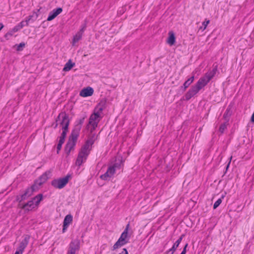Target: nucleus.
Wrapping results in <instances>:
<instances>
[{"instance_id":"ddd939ff","label":"nucleus","mask_w":254,"mask_h":254,"mask_svg":"<svg viewBox=\"0 0 254 254\" xmlns=\"http://www.w3.org/2000/svg\"><path fill=\"white\" fill-rule=\"evenodd\" d=\"M72 216L70 214H68L64 217V223H63V230L62 232L63 233H64L65 231L66 230L69 224L72 222Z\"/></svg>"},{"instance_id":"09e8293b","label":"nucleus","mask_w":254,"mask_h":254,"mask_svg":"<svg viewBox=\"0 0 254 254\" xmlns=\"http://www.w3.org/2000/svg\"><path fill=\"white\" fill-rule=\"evenodd\" d=\"M22 252H21V251H19V250L18 249L17 251H16L15 254H22Z\"/></svg>"},{"instance_id":"aec40b11","label":"nucleus","mask_w":254,"mask_h":254,"mask_svg":"<svg viewBox=\"0 0 254 254\" xmlns=\"http://www.w3.org/2000/svg\"><path fill=\"white\" fill-rule=\"evenodd\" d=\"M75 146V144L73 143H71V141H67L64 148L65 152L67 155L69 154L70 151L73 149Z\"/></svg>"},{"instance_id":"1a4fd4ad","label":"nucleus","mask_w":254,"mask_h":254,"mask_svg":"<svg viewBox=\"0 0 254 254\" xmlns=\"http://www.w3.org/2000/svg\"><path fill=\"white\" fill-rule=\"evenodd\" d=\"M100 117V114L99 113V112H97V113H94V114H92L89 118V121L88 124L87 125V127L89 125L92 126L93 127V129H94L95 127L97 126V123L95 122V121Z\"/></svg>"},{"instance_id":"393cba45","label":"nucleus","mask_w":254,"mask_h":254,"mask_svg":"<svg viewBox=\"0 0 254 254\" xmlns=\"http://www.w3.org/2000/svg\"><path fill=\"white\" fill-rule=\"evenodd\" d=\"M43 198V194L41 193L38 194L35 197H33L32 200H33L35 206H38Z\"/></svg>"},{"instance_id":"e433bc0d","label":"nucleus","mask_w":254,"mask_h":254,"mask_svg":"<svg viewBox=\"0 0 254 254\" xmlns=\"http://www.w3.org/2000/svg\"><path fill=\"white\" fill-rule=\"evenodd\" d=\"M106 100L105 99H102L100 101L98 104V107H102L105 108L106 107Z\"/></svg>"},{"instance_id":"4468645a","label":"nucleus","mask_w":254,"mask_h":254,"mask_svg":"<svg viewBox=\"0 0 254 254\" xmlns=\"http://www.w3.org/2000/svg\"><path fill=\"white\" fill-rule=\"evenodd\" d=\"M29 239L30 236L29 235H26L24 239L20 242L18 249L21 252H23L25 248L27 247L29 243Z\"/></svg>"},{"instance_id":"7ed1b4c3","label":"nucleus","mask_w":254,"mask_h":254,"mask_svg":"<svg viewBox=\"0 0 254 254\" xmlns=\"http://www.w3.org/2000/svg\"><path fill=\"white\" fill-rule=\"evenodd\" d=\"M58 121L60 122L59 124L62 126L63 131L67 133L70 122L68 115L65 112L60 113L56 119V122H58Z\"/></svg>"},{"instance_id":"5fc2aeb1","label":"nucleus","mask_w":254,"mask_h":254,"mask_svg":"<svg viewBox=\"0 0 254 254\" xmlns=\"http://www.w3.org/2000/svg\"><path fill=\"white\" fill-rule=\"evenodd\" d=\"M8 36H9V35H7V33H6L5 34L4 37H5V38H6L7 37H8Z\"/></svg>"},{"instance_id":"2f4dec72","label":"nucleus","mask_w":254,"mask_h":254,"mask_svg":"<svg viewBox=\"0 0 254 254\" xmlns=\"http://www.w3.org/2000/svg\"><path fill=\"white\" fill-rule=\"evenodd\" d=\"M122 162L119 161V162H116L113 165L109 166L110 168H112L114 170V173H116L117 169H120L121 167Z\"/></svg>"},{"instance_id":"de8ad7c7","label":"nucleus","mask_w":254,"mask_h":254,"mask_svg":"<svg viewBox=\"0 0 254 254\" xmlns=\"http://www.w3.org/2000/svg\"><path fill=\"white\" fill-rule=\"evenodd\" d=\"M97 108L98 109V112H99V114H100V112H101L105 109V108H102V107H98V106H97Z\"/></svg>"},{"instance_id":"6e6d98bb","label":"nucleus","mask_w":254,"mask_h":254,"mask_svg":"<svg viewBox=\"0 0 254 254\" xmlns=\"http://www.w3.org/2000/svg\"><path fill=\"white\" fill-rule=\"evenodd\" d=\"M170 252H169L168 254V251H167L165 254H169Z\"/></svg>"},{"instance_id":"7c9ffc66","label":"nucleus","mask_w":254,"mask_h":254,"mask_svg":"<svg viewBox=\"0 0 254 254\" xmlns=\"http://www.w3.org/2000/svg\"><path fill=\"white\" fill-rule=\"evenodd\" d=\"M81 128H80V126H76L75 125L71 133L79 136Z\"/></svg>"},{"instance_id":"13d9d810","label":"nucleus","mask_w":254,"mask_h":254,"mask_svg":"<svg viewBox=\"0 0 254 254\" xmlns=\"http://www.w3.org/2000/svg\"><path fill=\"white\" fill-rule=\"evenodd\" d=\"M181 254H185V253H184L182 252V253H181Z\"/></svg>"},{"instance_id":"dca6fc26","label":"nucleus","mask_w":254,"mask_h":254,"mask_svg":"<svg viewBox=\"0 0 254 254\" xmlns=\"http://www.w3.org/2000/svg\"><path fill=\"white\" fill-rule=\"evenodd\" d=\"M20 204H19V206L23 209H25L26 210L29 211L30 210H31L32 209L34 208L35 207V203L33 201V200H30L28 201L27 203L23 204L22 206H20Z\"/></svg>"},{"instance_id":"412c9836","label":"nucleus","mask_w":254,"mask_h":254,"mask_svg":"<svg viewBox=\"0 0 254 254\" xmlns=\"http://www.w3.org/2000/svg\"><path fill=\"white\" fill-rule=\"evenodd\" d=\"M194 79V76L193 75L190 78H189L187 81H186L183 85L181 86V89L183 91H185L186 89L190 85V84L192 83Z\"/></svg>"},{"instance_id":"f8f14e48","label":"nucleus","mask_w":254,"mask_h":254,"mask_svg":"<svg viewBox=\"0 0 254 254\" xmlns=\"http://www.w3.org/2000/svg\"><path fill=\"white\" fill-rule=\"evenodd\" d=\"M114 174V170L113 168L109 167L106 172L101 175L100 177L102 180L106 181L109 180Z\"/></svg>"},{"instance_id":"864d4df0","label":"nucleus","mask_w":254,"mask_h":254,"mask_svg":"<svg viewBox=\"0 0 254 254\" xmlns=\"http://www.w3.org/2000/svg\"><path fill=\"white\" fill-rule=\"evenodd\" d=\"M230 162H231V161H229V162L228 163V164H227V166H226V170L228 169V168H229V165L230 164Z\"/></svg>"},{"instance_id":"79ce46f5","label":"nucleus","mask_w":254,"mask_h":254,"mask_svg":"<svg viewBox=\"0 0 254 254\" xmlns=\"http://www.w3.org/2000/svg\"><path fill=\"white\" fill-rule=\"evenodd\" d=\"M217 71V65L214 66L213 68L210 72L214 76Z\"/></svg>"},{"instance_id":"a211bd4d","label":"nucleus","mask_w":254,"mask_h":254,"mask_svg":"<svg viewBox=\"0 0 254 254\" xmlns=\"http://www.w3.org/2000/svg\"><path fill=\"white\" fill-rule=\"evenodd\" d=\"M169 37L167 40V43L170 45L172 46L175 44L176 42V37L175 33L171 31L169 32Z\"/></svg>"},{"instance_id":"c85d7f7f","label":"nucleus","mask_w":254,"mask_h":254,"mask_svg":"<svg viewBox=\"0 0 254 254\" xmlns=\"http://www.w3.org/2000/svg\"><path fill=\"white\" fill-rule=\"evenodd\" d=\"M214 76L210 71H209L206 73L202 78H204L205 81L208 83Z\"/></svg>"},{"instance_id":"423d86ee","label":"nucleus","mask_w":254,"mask_h":254,"mask_svg":"<svg viewBox=\"0 0 254 254\" xmlns=\"http://www.w3.org/2000/svg\"><path fill=\"white\" fill-rule=\"evenodd\" d=\"M90 151L86 148L82 146L78 153L77 158L76 159L75 164L78 166H80L82 163L87 159V158L90 154Z\"/></svg>"},{"instance_id":"f3484780","label":"nucleus","mask_w":254,"mask_h":254,"mask_svg":"<svg viewBox=\"0 0 254 254\" xmlns=\"http://www.w3.org/2000/svg\"><path fill=\"white\" fill-rule=\"evenodd\" d=\"M185 234H182L180 236V237L174 244L173 247L169 250H168V253L169 252H171V251H172V253H174L176 251L177 248L179 247L180 244L181 243L183 238L185 237Z\"/></svg>"},{"instance_id":"9d476101","label":"nucleus","mask_w":254,"mask_h":254,"mask_svg":"<svg viewBox=\"0 0 254 254\" xmlns=\"http://www.w3.org/2000/svg\"><path fill=\"white\" fill-rule=\"evenodd\" d=\"M63 11V9L61 7H58L56 9H54L52 11H50L49 16L47 18L48 21H51L56 17L59 14H60Z\"/></svg>"},{"instance_id":"cd10ccee","label":"nucleus","mask_w":254,"mask_h":254,"mask_svg":"<svg viewBox=\"0 0 254 254\" xmlns=\"http://www.w3.org/2000/svg\"><path fill=\"white\" fill-rule=\"evenodd\" d=\"M82 34H81V32H77L75 35L73 36V39H72V43L73 44H74L75 43L78 42L82 38Z\"/></svg>"},{"instance_id":"a878e982","label":"nucleus","mask_w":254,"mask_h":254,"mask_svg":"<svg viewBox=\"0 0 254 254\" xmlns=\"http://www.w3.org/2000/svg\"><path fill=\"white\" fill-rule=\"evenodd\" d=\"M97 137L98 136H96L95 133L92 134L88 137V138L86 141H87L90 144L92 145L95 140L97 139Z\"/></svg>"},{"instance_id":"0eeeda50","label":"nucleus","mask_w":254,"mask_h":254,"mask_svg":"<svg viewBox=\"0 0 254 254\" xmlns=\"http://www.w3.org/2000/svg\"><path fill=\"white\" fill-rule=\"evenodd\" d=\"M80 249V241L76 239L72 241L69 245L67 254H75Z\"/></svg>"},{"instance_id":"20e7f679","label":"nucleus","mask_w":254,"mask_h":254,"mask_svg":"<svg viewBox=\"0 0 254 254\" xmlns=\"http://www.w3.org/2000/svg\"><path fill=\"white\" fill-rule=\"evenodd\" d=\"M71 178V175L67 174L64 178H60L57 179H54L51 182V185L56 189H61L64 188L69 181Z\"/></svg>"},{"instance_id":"4d7b16f0","label":"nucleus","mask_w":254,"mask_h":254,"mask_svg":"<svg viewBox=\"0 0 254 254\" xmlns=\"http://www.w3.org/2000/svg\"><path fill=\"white\" fill-rule=\"evenodd\" d=\"M174 253H172V251H171V252L169 254H173Z\"/></svg>"},{"instance_id":"2eb2a0df","label":"nucleus","mask_w":254,"mask_h":254,"mask_svg":"<svg viewBox=\"0 0 254 254\" xmlns=\"http://www.w3.org/2000/svg\"><path fill=\"white\" fill-rule=\"evenodd\" d=\"M128 242V240H125L124 239L119 238L118 240L116 242V243L114 245L113 247L112 250H115L119 247H121L122 246L126 245Z\"/></svg>"},{"instance_id":"a18cd8bd","label":"nucleus","mask_w":254,"mask_h":254,"mask_svg":"<svg viewBox=\"0 0 254 254\" xmlns=\"http://www.w3.org/2000/svg\"><path fill=\"white\" fill-rule=\"evenodd\" d=\"M119 254H128L127 249L124 248V249H123L122 252Z\"/></svg>"},{"instance_id":"58836bf2","label":"nucleus","mask_w":254,"mask_h":254,"mask_svg":"<svg viewBox=\"0 0 254 254\" xmlns=\"http://www.w3.org/2000/svg\"><path fill=\"white\" fill-rule=\"evenodd\" d=\"M25 44L24 43H20L17 47V50L18 51H21L23 50V48L25 47Z\"/></svg>"},{"instance_id":"a19ab883","label":"nucleus","mask_w":254,"mask_h":254,"mask_svg":"<svg viewBox=\"0 0 254 254\" xmlns=\"http://www.w3.org/2000/svg\"><path fill=\"white\" fill-rule=\"evenodd\" d=\"M86 28V22L85 21L84 23L82 25L81 29H80L78 32H81V34H82L84 31H85Z\"/></svg>"},{"instance_id":"4be33fe9","label":"nucleus","mask_w":254,"mask_h":254,"mask_svg":"<svg viewBox=\"0 0 254 254\" xmlns=\"http://www.w3.org/2000/svg\"><path fill=\"white\" fill-rule=\"evenodd\" d=\"M129 228V223H128L126 226V228L122 233L120 237L119 238H123L125 240H129L130 236L128 235V231Z\"/></svg>"},{"instance_id":"f03ea898","label":"nucleus","mask_w":254,"mask_h":254,"mask_svg":"<svg viewBox=\"0 0 254 254\" xmlns=\"http://www.w3.org/2000/svg\"><path fill=\"white\" fill-rule=\"evenodd\" d=\"M39 190L38 187L36 184L32 185L30 187L27 188L25 191L20 195L16 196V201L19 204L23 200L31 196L34 191Z\"/></svg>"},{"instance_id":"f704fd0d","label":"nucleus","mask_w":254,"mask_h":254,"mask_svg":"<svg viewBox=\"0 0 254 254\" xmlns=\"http://www.w3.org/2000/svg\"><path fill=\"white\" fill-rule=\"evenodd\" d=\"M210 23V20H207L206 19L204 21H203L202 22V25L203 26H201L200 28H199V29H201L202 31H203L204 30L207 25Z\"/></svg>"},{"instance_id":"f257e3e1","label":"nucleus","mask_w":254,"mask_h":254,"mask_svg":"<svg viewBox=\"0 0 254 254\" xmlns=\"http://www.w3.org/2000/svg\"><path fill=\"white\" fill-rule=\"evenodd\" d=\"M207 83L205 81V79L201 77L196 83L191 86L186 93L185 94L186 100H189L191 97L197 94L200 89L207 85Z\"/></svg>"},{"instance_id":"6e6552de","label":"nucleus","mask_w":254,"mask_h":254,"mask_svg":"<svg viewBox=\"0 0 254 254\" xmlns=\"http://www.w3.org/2000/svg\"><path fill=\"white\" fill-rule=\"evenodd\" d=\"M51 172L50 171H48L43 173L39 178L38 180H36L34 184H36L38 188L45 183L49 178V175Z\"/></svg>"},{"instance_id":"c03bdc74","label":"nucleus","mask_w":254,"mask_h":254,"mask_svg":"<svg viewBox=\"0 0 254 254\" xmlns=\"http://www.w3.org/2000/svg\"><path fill=\"white\" fill-rule=\"evenodd\" d=\"M188 245H188V243H187V244L185 245V247H184V249H183V251H182V252H183V253H184L186 254V252H187V247H188Z\"/></svg>"},{"instance_id":"ea45409f","label":"nucleus","mask_w":254,"mask_h":254,"mask_svg":"<svg viewBox=\"0 0 254 254\" xmlns=\"http://www.w3.org/2000/svg\"><path fill=\"white\" fill-rule=\"evenodd\" d=\"M83 146L86 148L87 149H89L90 151H91L92 149V145L90 144L87 141H85V144Z\"/></svg>"},{"instance_id":"603ef678","label":"nucleus","mask_w":254,"mask_h":254,"mask_svg":"<svg viewBox=\"0 0 254 254\" xmlns=\"http://www.w3.org/2000/svg\"><path fill=\"white\" fill-rule=\"evenodd\" d=\"M3 27V25L2 24V23H0V31L2 29Z\"/></svg>"},{"instance_id":"4c0bfd02","label":"nucleus","mask_w":254,"mask_h":254,"mask_svg":"<svg viewBox=\"0 0 254 254\" xmlns=\"http://www.w3.org/2000/svg\"><path fill=\"white\" fill-rule=\"evenodd\" d=\"M226 128V125L225 123L222 124L219 127V131L221 133H223L225 129Z\"/></svg>"},{"instance_id":"473e14b6","label":"nucleus","mask_w":254,"mask_h":254,"mask_svg":"<svg viewBox=\"0 0 254 254\" xmlns=\"http://www.w3.org/2000/svg\"><path fill=\"white\" fill-rule=\"evenodd\" d=\"M78 137V136L71 133L69 136L68 141H71V143H73L74 144H76Z\"/></svg>"},{"instance_id":"37998d69","label":"nucleus","mask_w":254,"mask_h":254,"mask_svg":"<svg viewBox=\"0 0 254 254\" xmlns=\"http://www.w3.org/2000/svg\"><path fill=\"white\" fill-rule=\"evenodd\" d=\"M62 147V145L58 144L57 146V154L59 153V151L61 149Z\"/></svg>"},{"instance_id":"b1692460","label":"nucleus","mask_w":254,"mask_h":254,"mask_svg":"<svg viewBox=\"0 0 254 254\" xmlns=\"http://www.w3.org/2000/svg\"><path fill=\"white\" fill-rule=\"evenodd\" d=\"M38 16V14L37 12H34L33 15H29L27 19L24 21L25 22V25L27 26L28 25V22L30 20H32L33 21H35Z\"/></svg>"},{"instance_id":"8fccbe9b","label":"nucleus","mask_w":254,"mask_h":254,"mask_svg":"<svg viewBox=\"0 0 254 254\" xmlns=\"http://www.w3.org/2000/svg\"><path fill=\"white\" fill-rule=\"evenodd\" d=\"M53 125H55V126H54V128H56L57 127H58V122H57L56 121L55 125V124H53Z\"/></svg>"},{"instance_id":"9b49d317","label":"nucleus","mask_w":254,"mask_h":254,"mask_svg":"<svg viewBox=\"0 0 254 254\" xmlns=\"http://www.w3.org/2000/svg\"><path fill=\"white\" fill-rule=\"evenodd\" d=\"M94 92L93 89L91 87H87L82 89L79 93L80 96L83 97H86L90 96L93 95Z\"/></svg>"},{"instance_id":"49530a36","label":"nucleus","mask_w":254,"mask_h":254,"mask_svg":"<svg viewBox=\"0 0 254 254\" xmlns=\"http://www.w3.org/2000/svg\"><path fill=\"white\" fill-rule=\"evenodd\" d=\"M14 32H16V31H13V29H12L11 30L9 31V32H8L7 33V35H8L9 36H11L13 35V33Z\"/></svg>"},{"instance_id":"c9c22d12","label":"nucleus","mask_w":254,"mask_h":254,"mask_svg":"<svg viewBox=\"0 0 254 254\" xmlns=\"http://www.w3.org/2000/svg\"><path fill=\"white\" fill-rule=\"evenodd\" d=\"M223 198V196H222L221 198H219L214 204L213 205V209H216L222 202V198Z\"/></svg>"},{"instance_id":"5701e85b","label":"nucleus","mask_w":254,"mask_h":254,"mask_svg":"<svg viewBox=\"0 0 254 254\" xmlns=\"http://www.w3.org/2000/svg\"><path fill=\"white\" fill-rule=\"evenodd\" d=\"M74 65L75 64L72 63L71 60H69L65 64L63 70L64 71H69L73 67Z\"/></svg>"},{"instance_id":"6ab92c4d","label":"nucleus","mask_w":254,"mask_h":254,"mask_svg":"<svg viewBox=\"0 0 254 254\" xmlns=\"http://www.w3.org/2000/svg\"><path fill=\"white\" fill-rule=\"evenodd\" d=\"M232 114V106L230 105H229L228 106L225 113L223 115V118L226 121H227V122H228L229 120V118L231 116Z\"/></svg>"},{"instance_id":"c756f323","label":"nucleus","mask_w":254,"mask_h":254,"mask_svg":"<svg viewBox=\"0 0 254 254\" xmlns=\"http://www.w3.org/2000/svg\"><path fill=\"white\" fill-rule=\"evenodd\" d=\"M66 132H65L64 131H63L60 137V140L59 141V143H58V144H60V145H62L64 143V140H65V138L66 137Z\"/></svg>"},{"instance_id":"3c124183","label":"nucleus","mask_w":254,"mask_h":254,"mask_svg":"<svg viewBox=\"0 0 254 254\" xmlns=\"http://www.w3.org/2000/svg\"><path fill=\"white\" fill-rule=\"evenodd\" d=\"M53 125H55V126H54V128H56L57 127H58V122H57L56 121L55 125V124H53Z\"/></svg>"},{"instance_id":"72a5a7b5","label":"nucleus","mask_w":254,"mask_h":254,"mask_svg":"<svg viewBox=\"0 0 254 254\" xmlns=\"http://www.w3.org/2000/svg\"><path fill=\"white\" fill-rule=\"evenodd\" d=\"M86 118V116L84 115L83 117L80 118L78 121H76L75 126H80V128L82 127V125L84 123L85 119Z\"/></svg>"},{"instance_id":"bb28decb","label":"nucleus","mask_w":254,"mask_h":254,"mask_svg":"<svg viewBox=\"0 0 254 254\" xmlns=\"http://www.w3.org/2000/svg\"><path fill=\"white\" fill-rule=\"evenodd\" d=\"M25 25V22L24 21H22L20 22L18 25L15 26L13 28V31H18L20 29L22 28L23 26H24Z\"/></svg>"},{"instance_id":"39448f33","label":"nucleus","mask_w":254,"mask_h":254,"mask_svg":"<svg viewBox=\"0 0 254 254\" xmlns=\"http://www.w3.org/2000/svg\"><path fill=\"white\" fill-rule=\"evenodd\" d=\"M90 151L86 148L82 146L78 153L77 158L76 159L75 164L78 166H80L82 163L87 159V158L90 154Z\"/></svg>"}]
</instances>
